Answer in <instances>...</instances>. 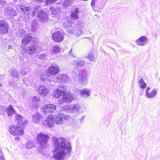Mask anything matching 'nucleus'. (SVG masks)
<instances>
[{
	"label": "nucleus",
	"mask_w": 160,
	"mask_h": 160,
	"mask_svg": "<svg viewBox=\"0 0 160 160\" xmlns=\"http://www.w3.org/2000/svg\"><path fill=\"white\" fill-rule=\"evenodd\" d=\"M53 156L56 160H66L70 156L71 144L64 138H53Z\"/></svg>",
	"instance_id": "f257e3e1"
},
{
	"label": "nucleus",
	"mask_w": 160,
	"mask_h": 160,
	"mask_svg": "<svg viewBox=\"0 0 160 160\" xmlns=\"http://www.w3.org/2000/svg\"><path fill=\"white\" fill-rule=\"evenodd\" d=\"M32 38L31 34H28L24 36L22 40V44L21 45L20 48L23 50L24 51H25L27 53L31 55L34 54L35 53H37L38 50L39 49V47H38L36 44L34 43L31 46L28 48L27 50L26 51L25 45L28 43H30L31 41Z\"/></svg>",
	"instance_id": "f03ea898"
},
{
	"label": "nucleus",
	"mask_w": 160,
	"mask_h": 160,
	"mask_svg": "<svg viewBox=\"0 0 160 160\" xmlns=\"http://www.w3.org/2000/svg\"><path fill=\"white\" fill-rule=\"evenodd\" d=\"M48 135L43 133H39L37 136L36 141L42 148L46 147L48 140L49 138Z\"/></svg>",
	"instance_id": "7ed1b4c3"
},
{
	"label": "nucleus",
	"mask_w": 160,
	"mask_h": 160,
	"mask_svg": "<svg viewBox=\"0 0 160 160\" xmlns=\"http://www.w3.org/2000/svg\"><path fill=\"white\" fill-rule=\"evenodd\" d=\"M67 89V86L63 85L59 86L53 92L54 96L56 98L60 97L66 93Z\"/></svg>",
	"instance_id": "20e7f679"
},
{
	"label": "nucleus",
	"mask_w": 160,
	"mask_h": 160,
	"mask_svg": "<svg viewBox=\"0 0 160 160\" xmlns=\"http://www.w3.org/2000/svg\"><path fill=\"white\" fill-rule=\"evenodd\" d=\"M60 68L55 64H52L46 72L47 76L51 77L52 75H55L59 72Z\"/></svg>",
	"instance_id": "39448f33"
},
{
	"label": "nucleus",
	"mask_w": 160,
	"mask_h": 160,
	"mask_svg": "<svg viewBox=\"0 0 160 160\" xmlns=\"http://www.w3.org/2000/svg\"><path fill=\"white\" fill-rule=\"evenodd\" d=\"M87 72L86 70H82L79 73L78 82L81 84L85 85L88 82Z\"/></svg>",
	"instance_id": "423d86ee"
},
{
	"label": "nucleus",
	"mask_w": 160,
	"mask_h": 160,
	"mask_svg": "<svg viewBox=\"0 0 160 160\" xmlns=\"http://www.w3.org/2000/svg\"><path fill=\"white\" fill-rule=\"evenodd\" d=\"M69 118L65 114L59 112L55 115L54 121L57 124H61L64 121L68 119Z\"/></svg>",
	"instance_id": "0eeeda50"
},
{
	"label": "nucleus",
	"mask_w": 160,
	"mask_h": 160,
	"mask_svg": "<svg viewBox=\"0 0 160 160\" xmlns=\"http://www.w3.org/2000/svg\"><path fill=\"white\" fill-rule=\"evenodd\" d=\"M56 106L53 104H48L43 105L41 109V111L44 114L48 112L52 113L55 110Z\"/></svg>",
	"instance_id": "6e6552de"
},
{
	"label": "nucleus",
	"mask_w": 160,
	"mask_h": 160,
	"mask_svg": "<svg viewBox=\"0 0 160 160\" xmlns=\"http://www.w3.org/2000/svg\"><path fill=\"white\" fill-rule=\"evenodd\" d=\"M74 94L68 92L66 93L59 98H60L61 103L62 102L69 103L74 99Z\"/></svg>",
	"instance_id": "1a4fd4ad"
},
{
	"label": "nucleus",
	"mask_w": 160,
	"mask_h": 160,
	"mask_svg": "<svg viewBox=\"0 0 160 160\" xmlns=\"http://www.w3.org/2000/svg\"><path fill=\"white\" fill-rule=\"evenodd\" d=\"M52 38L55 42H59L63 40L64 36L61 30H57L56 32L53 34Z\"/></svg>",
	"instance_id": "9d476101"
},
{
	"label": "nucleus",
	"mask_w": 160,
	"mask_h": 160,
	"mask_svg": "<svg viewBox=\"0 0 160 160\" xmlns=\"http://www.w3.org/2000/svg\"><path fill=\"white\" fill-rule=\"evenodd\" d=\"M149 87L147 88L145 91V95L147 98H154L157 95L158 89V88H153L151 91H150Z\"/></svg>",
	"instance_id": "9b49d317"
},
{
	"label": "nucleus",
	"mask_w": 160,
	"mask_h": 160,
	"mask_svg": "<svg viewBox=\"0 0 160 160\" xmlns=\"http://www.w3.org/2000/svg\"><path fill=\"white\" fill-rule=\"evenodd\" d=\"M9 25L8 22L4 20H0V33L4 34L8 31Z\"/></svg>",
	"instance_id": "f8f14e48"
},
{
	"label": "nucleus",
	"mask_w": 160,
	"mask_h": 160,
	"mask_svg": "<svg viewBox=\"0 0 160 160\" xmlns=\"http://www.w3.org/2000/svg\"><path fill=\"white\" fill-rule=\"evenodd\" d=\"M91 5L92 8L94 10L96 9H101L104 7V5L102 4L100 1L98 0H92L91 2Z\"/></svg>",
	"instance_id": "ddd939ff"
},
{
	"label": "nucleus",
	"mask_w": 160,
	"mask_h": 160,
	"mask_svg": "<svg viewBox=\"0 0 160 160\" xmlns=\"http://www.w3.org/2000/svg\"><path fill=\"white\" fill-rule=\"evenodd\" d=\"M72 113L74 114H80L83 112L81 105L77 103L71 105Z\"/></svg>",
	"instance_id": "4468645a"
},
{
	"label": "nucleus",
	"mask_w": 160,
	"mask_h": 160,
	"mask_svg": "<svg viewBox=\"0 0 160 160\" xmlns=\"http://www.w3.org/2000/svg\"><path fill=\"white\" fill-rule=\"evenodd\" d=\"M38 18L40 21L43 22H46L48 20L46 13L42 11H40L38 12Z\"/></svg>",
	"instance_id": "2eb2a0df"
},
{
	"label": "nucleus",
	"mask_w": 160,
	"mask_h": 160,
	"mask_svg": "<svg viewBox=\"0 0 160 160\" xmlns=\"http://www.w3.org/2000/svg\"><path fill=\"white\" fill-rule=\"evenodd\" d=\"M148 41V38L145 36H142L136 41V44L138 46H144L147 44Z\"/></svg>",
	"instance_id": "dca6fc26"
},
{
	"label": "nucleus",
	"mask_w": 160,
	"mask_h": 160,
	"mask_svg": "<svg viewBox=\"0 0 160 160\" xmlns=\"http://www.w3.org/2000/svg\"><path fill=\"white\" fill-rule=\"evenodd\" d=\"M54 117L52 115H49L46 118L44 122V125L48 126V127H52L54 126Z\"/></svg>",
	"instance_id": "f3484780"
},
{
	"label": "nucleus",
	"mask_w": 160,
	"mask_h": 160,
	"mask_svg": "<svg viewBox=\"0 0 160 160\" xmlns=\"http://www.w3.org/2000/svg\"><path fill=\"white\" fill-rule=\"evenodd\" d=\"M16 121L20 125H24L27 124L28 122L26 119L19 115H16L15 116Z\"/></svg>",
	"instance_id": "a211bd4d"
},
{
	"label": "nucleus",
	"mask_w": 160,
	"mask_h": 160,
	"mask_svg": "<svg viewBox=\"0 0 160 160\" xmlns=\"http://www.w3.org/2000/svg\"><path fill=\"white\" fill-rule=\"evenodd\" d=\"M5 12L7 16L12 17L15 16L17 15L15 10L12 7H8L5 10Z\"/></svg>",
	"instance_id": "6ab92c4d"
},
{
	"label": "nucleus",
	"mask_w": 160,
	"mask_h": 160,
	"mask_svg": "<svg viewBox=\"0 0 160 160\" xmlns=\"http://www.w3.org/2000/svg\"><path fill=\"white\" fill-rule=\"evenodd\" d=\"M63 25L66 28H67V31L69 34H73L74 32L75 29L72 28L71 22L66 20L63 23Z\"/></svg>",
	"instance_id": "aec40b11"
},
{
	"label": "nucleus",
	"mask_w": 160,
	"mask_h": 160,
	"mask_svg": "<svg viewBox=\"0 0 160 160\" xmlns=\"http://www.w3.org/2000/svg\"><path fill=\"white\" fill-rule=\"evenodd\" d=\"M69 80V77L66 74H61L58 76L56 78V81L61 82L63 81H67Z\"/></svg>",
	"instance_id": "412c9836"
},
{
	"label": "nucleus",
	"mask_w": 160,
	"mask_h": 160,
	"mask_svg": "<svg viewBox=\"0 0 160 160\" xmlns=\"http://www.w3.org/2000/svg\"><path fill=\"white\" fill-rule=\"evenodd\" d=\"M32 103L34 108H37L39 107L40 105L39 97L38 96L34 97L32 100Z\"/></svg>",
	"instance_id": "4be33fe9"
},
{
	"label": "nucleus",
	"mask_w": 160,
	"mask_h": 160,
	"mask_svg": "<svg viewBox=\"0 0 160 160\" xmlns=\"http://www.w3.org/2000/svg\"><path fill=\"white\" fill-rule=\"evenodd\" d=\"M32 122L35 123H38L39 122L42 118V116L40 113L35 112L32 115Z\"/></svg>",
	"instance_id": "5701e85b"
},
{
	"label": "nucleus",
	"mask_w": 160,
	"mask_h": 160,
	"mask_svg": "<svg viewBox=\"0 0 160 160\" xmlns=\"http://www.w3.org/2000/svg\"><path fill=\"white\" fill-rule=\"evenodd\" d=\"M38 91L39 94L43 96L46 95L49 92V90L44 85L40 86L38 88Z\"/></svg>",
	"instance_id": "b1692460"
},
{
	"label": "nucleus",
	"mask_w": 160,
	"mask_h": 160,
	"mask_svg": "<svg viewBox=\"0 0 160 160\" xmlns=\"http://www.w3.org/2000/svg\"><path fill=\"white\" fill-rule=\"evenodd\" d=\"M80 91L81 95L84 98H88L90 96L91 90L88 89H84Z\"/></svg>",
	"instance_id": "393cba45"
},
{
	"label": "nucleus",
	"mask_w": 160,
	"mask_h": 160,
	"mask_svg": "<svg viewBox=\"0 0 160 160\" xmlns=\"http://www.w3.org/2000/svg\"><path fill=\"white\" fill-rule=\"evenodd\" d=\"M79 12V8L75 7L72 11L71 17L72 19H77L78 18V14Z\"/></svg>",
	"instance_id": "a878e982"
},
{
	"label": "nucleus",
	"mask_w": 160,
	"mask_h": 160,
	"mask_svg": "<svg viewBox=\"0 0 160 160\" xmlns=\"http://www.w3.org/2000/svg\"><path fill=\"white\" fill-rule=\"evenodd\" d=\"M6 112L9 117H10L12 115L14 114L16 112L13 108L11 107H7L6 109Z\"/></svg>",
	"instance_id": "bb28decb"
},
{
	"label": "nucleus",
	"mask_w": 160,
	"mask_h": 160,
	"mask_svg": "<svg viewBox=\"0 0 160 160\" xmlns=\"http://www.w3.org/2000/svg\"><path fill=\"white\" fill-rule=\"evenodd\" d=\"M50 9L52 13L54 15L58 14L60 10V7L59 6H58L56 8L53 7H52L50 8Z\"/></svg>",
	"instance_id": "cd10ccee"
},
{
	"label": "nucleus",
	"mask_w": 160,
	"mask_h": 160,
	"mask_svg": "<svg viewBox=\"0 0 160 160\" xmlns=\"http://www.w3.org/2000/svg\"><path fill=\"white\" fill-rule=\"evenodd\" d=\"M16 128L17 129L15 132H16V135H21L24 133L23 130L21 127L16 126Z\"/></svg>",
	"instance_id": "c85d7f7f"
},
{
	"label": "nucleus",
	"mask_w": 160,
	"mask_h": 160,
	"mask_svg": "<svg viewBox=\"0 0 160 160\" xmlns=\"http://www.w3.org/2000/svg\"><path fill=\"white\" fill-rule=\"evenodd\" d=\"M139 86L140 88L144 89L147 87V84L145 82L143 79H141L138 82Z\"/></svg>",
	"instance_id": "c756f323"
},
{
	"label": "nucleus",
	"mask_w": 160,
	"mask_h": 160,
	"mask_svg": "<svg viewBox=\"0 0 160 160\" xmlns=\"http://www.w3.org/2000/svg\"><path fill=\"white\" fill-rule=\"evenodd\" d=\"M73 63L78 66L81 67L84 65L85 62L82 60H75L73 61Z\"/></svg>",
	"instance_id": "7c9ffc66"
},
{
	"label": "nucleus",
	"mask_w": 160,
	"mask_h": 160,
	"mask_svg": "<svg viewBox=\"0 0 160 160\" xmlns=\"http://www.w3.org/2000/svg\"><path fill=\"white\" fill-rule=\"evenodd\" d=\"M20 9L21 10L24 14L27 15L29 13L30 8L28 7H25L21 5L20 7Z\"/></svg>",
	"instance_id": "2f4dec72"
},
{
	"label": "nucleus",
	"mask_w": 160,
	"mask_h": 160,
	"mask_svg": "<svg viewBox=\"0 0 160 160\" xmlns=\"http://www.w3.org/2000/svg\"><path fill=\"white\" fill-rule=\"evenodd\" d=\"M16 129H17V128H16V126H10L9 128V132L10 133L13 135H16Z\"/></svg>",
	"instance_id": "473e14b6"
},
{
	"label": "nucleus",
	"mask_w": 160,
	"mask_h": 160,
	"mask_svg": "<svg viewBox=\"0 0 160 160\" xmlns=\"http://www.w3.org/2000/svg\"><path fill=\"white\" fill-rule=\"evenodd\" d=\"M35 146V144L32 141H28L26 145V147L27 149H30Z\"/></svg>",
	"instance_id": "72a5a7b5"
},
{
	"label": "nucleus",
	"mask_w": 160,
	"mask_h": 160,
	"mask_svg": "<svg viewBox=\"0 0 160 160\" xmlns=\"http://www.w3.org/2000/svg\"><path fill=\"white\" fill-rule=\"evenodd\" d=\"M60 50V48L58 45H55L52 47V51L53 53H56L58 52Z\"/></svg>",
	"instance_id": "f704fd0d"
},
{
	"label": "nucleus",
	"mask_w": 160,
	"mask_h": 160,
	"mask_svg": "<svg viewBox=\"0 0 160 160\" xmlns=\"http://www.w3.org/2000/svg\"><path fill=\"white\" fill-rule=\"evenodd\" d=\"M11 76L15 78H18L19 75L16 69H13L12 71V72H11Z\"/></svg>",
	"instance_id": "c9c22d12"
},
{
	"label": "nucleus",
	"mask_w": 160,
	"mask_h": 160,
	"mask_svg": "<svg viewBox=\"0 0 160 160\" xmlns=\"http://www.w3.org/2000/svg\"><path fill=\"white\" fill-rule=\"evenodd\" d=\"M71 0H64L62 5L64 7H68L70 5Z\"/></svg>",
	"instance_id": "e433bc0d"
},
{
	"label": "nucleus",
	"mask_w": 160,
	"mask_h": 160,
	"mask_svg": "<svg viewBox=\"0 0 160 160\" xmlns=\"http://www.w3.org/2000/svg\"><path fill=\"white\" fill-rule=\"evenodd\" d=\"M37 25L35 21H33L32 22L31 25L32 30L33 32H35L37 30Z\"/></svg>",
	"instance_id": "4c0bfd02"
},
{
	"label": "nucleus",
	"mask_w": 160,
	"mask_h": 160,
	"mask_svg": "<svg viewBox=\"0 0 160 160\" xmlns=\"http://www.w3.org/2000/svg\"><path fill=\"white\" fill-rule=\"evenodd\" d=\"M71 105L66 106L63 108L64 111L72 112Z\"/></svg>",
	"instance_id": "58836bf2"
},
{
	"label": "nucleus",
	"mask_w": 160,
	"mask_h": 160,
	"mask_svg": "<svg viewBox=\"0 0 160 160\" xmlns=\"http://www.w3.org/2000/svg\"><path fill=\"white\" fill-rule=\"evenodd\" d=\"M47 57V56L45 54H43L38 56V59L40 60H43L46 59Z\"/></svg>",
	"instance_id": "ea45409f"
},
{
	"label": "nucleus",
	"mask_w": 160,
	"mask_h": 160,
	"mask_svg": "<svg viewBox=\"0 0 160 160\" xmlns=\"http://www.w3.org/2000/svg\"><path fill=\"white\" fill-rule=\"evenodd\" d=\"M87 58L91 61H94V56L92 53H89L87 57Z\"/></svg>",
	"instance_id": "a19ab883"
},
{
	"label": "nucleus",
	"mask_w": 160,
	"mask_h": 160,
	"mask_svg": "<svg viewBox=\"0 0 160 160\" xmlns=\"http://www.w3.org/2000/svg\"><path fill=\"white\" fill-rule=\"evenodd\" d=\"M39 8L40 7L38 5H37L35 6V8L33 9L32 14L33 16L36 15V12L38 10H39Z\"/></svg>",
	"instance_id": "79ce46f5"
},
{
	"label": "nucleus",
	"mask_w": 160,
	"mask_h": 160,
	"mask_svg": "<svg viewBox=\"0 0 160 160\" xmlns=\"http://www.w3.org/2000/svg\"><path fill=\"white\" fill-rule=\"evenodd\" d=\"M54 2V0H46V2L47 5H49L53 3Z\"/></svg>",
	"instance_id": "37998d69"
},
{
	"label": "nucleus",
	"mask_w": 160,
	"mask_h": 160,
	"mask_svg": "<svg viewBox=\"0 0 160 160\" xmlns=\"http://www.w3.org/2000/svg\"><path fill=\"white\" fill-rule=\"evenodd\" d=\"M21 73L22 75L24 76L27 73V72L24 70H22L21 72Z\"/></svg>",
	"instance_id": "c03bdc74"
},
{
	"label": "nucleus",
	"mask_w": 160,
	"mask_h": 160,
	"mask_svg": "<svg viewBox=\"0 0 160 160\" xmlns=\"http://www.w3.org/2000/svg\"><path fill=\"white\" fill-rule=\"evenodd\" d=\"M85 118V116H83L80 119V122H82L83 121Z\"/></svg>",
	"instance_id": "a18cd8bd"
},
{
	"label": "nucleus",
	"mask_w": 160,
	"mask_h": 160,
	"mask_svg": "<svg viewBox=\"0 0 160 160\" xmlns=\"http://www.w3.org/2000/svg\"><path fill=\"white\" fill-rule=\"evenodd\" d=\"M37 3H39L43 2V0H35Z\"/></svg>",
	"instance_id": "49530a36"
},
{
	"label": "nucleus",
	"mask_w": 160,
	"mask_h": 160,
	"mask_svg": "<svg viewBox=\"0 0 160 160\" xmlns=\"http://www.w3.org/2000/svg\"><path fill=\"white\" fill-rule=\"evenodd\" d=\"M4 3V1L3 0H0V4H3Z\"/></svg>",
	"instance_id": "de8ad7c7"
},
{
	"label": "nucleus",
	"mask_w": 160,
	"mask_h": 160,
	"mask_svg": "<svg viewBox=\"0 0 160 160\" xmlns=\"http://www.w3.org/2000/svg\"><path fill=\"white\" fill-rule=\"evenodd\" d=\"M44 75H43V77L42 76V77H41V78H41V80H42V81H44V80H45V78L44 77Z\"/></svg>",
	"instance_id": "09e8293b"
},
{
	"label": "nucleus",
	"mask_w": 160,
	"mask_h": 160,
	"mask_svg": "<svg viewBox=\"0 0 160 160\" xmlns=\"http://www.w3.org/2000/svg\"><path fill=\"white\" fill-rule=\"evenodd\" d=\"M0 160H4V157L2 156H0Z\"/></svg>",
	"instance_id": "8fccbe9b"
},
{
	"label": "nucleus",
	"mask_w": 160,
	"mask_h": 160,
	"mask_svg": "<svg viewBox=\"0 0 160 160\" xmlns=\"http://www.w3.org/2000/svg\"><path fill=\"white\" fill-rule=\"evenodd\" d=\"M12 48V46L11 45H8V49H11Z\"/></svg>",
	"instance_id": "3c124183"
},
{
	"label": "nucleus",
	"mask_w": 160,
	"mask_h": 160,
	"mask_svg": "<svg viewBox=\"0 0 160 160\" xmlns=\"http://www.w3.org/2000/svg\"><path fill=\"white\" fill-rule=\"evenodd\" d=\"M58 4H60L61 3V1H60L59 2H58L57 3Z\"/></svg>",
	"instance_id": "603ef678"
},
{
	"label": "nucleus",
	"mask_w": 160,
	"mask_h": 160,
	"mask_svg": "<svg viewBox=\"0 0 160 160\" xmlns=\"http://www.w3.org/2000/svg\"><path fill=\"white\" fill-rule=\"evenodd\" d=\"M49 79V81H51V80H50V79Z\"/></svg>",
	"instance_id": "864d4df0"
},
{
	"label": "nucleus",
	"mask_w": 160,
	"mask_h": 160,
	"mask_svg": "<svg viewBox=\"0 0 160 160\" xmlns=\"http://www.w3.org/2000/svg\"><path fill=\"white\" fill-rule=\"evenodd\" d=\"M2 84H0V86H2Z\"/></svg>",
	"instance_id": "5fc2aeb1"
},
{
	"label": "nucleus",
	"mask_w": 160,
	"mask_h": 160,
	"mask_svg": "<svg viewBox=\"0 0 160 160\" xmlns=\"http://www.w3.org/2000/svg\"><path fill=\"white\" fill-rule=\"evenodd\" d=\"M74 34H76V35H77V34H76L75 33H74Z\"/></svg>",
	"instance_id": "6e6d98bb"
}]
</instances>
